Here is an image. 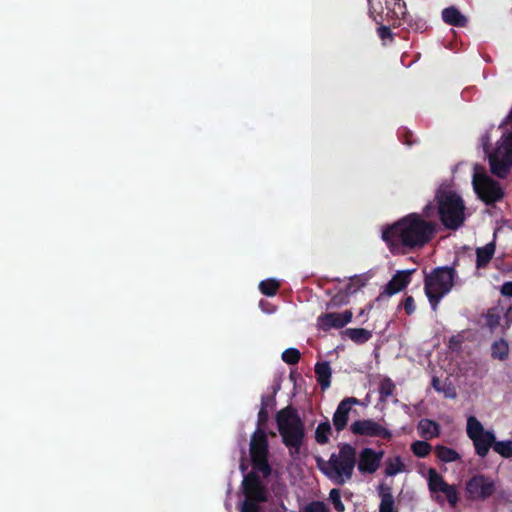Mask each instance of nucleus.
I'll list each match as a JSON object with an SVG mask.
<instances>
[{"instance_id": "2f4dec72", "label": "nucleus", "mask_w": 512, "mask_h": 512, "mask_svg": "<svg viewBox=\"0 0 512 512\" xmlns=\"http://www.w3.org/2000/svg\"><path fill=\"white\" fill-rule=\"evenodd\" d=\"M411 451L416 457L425 458L430 455L432 446L427 441L417 440L414 441L411 446Z\"/></svg>"}, {"instance_id": "37998d69", "label": "nucleus", "mask_w": 512, "mask_h": 512, "mask_svg": "<svg viewBox=\"0 0 512 512\" xmlns=\"http://www.w3.org/2000/svg\"><path fill=\"white\" fill-rule=\"evenodd\" d=\"M260 502H256L255 500L245 499L241 505V512H261Z\"/></svg>"}, {"instance_id": "f3484780", "label": "nucleus", "mask_w": 512, "mask_h": 512, "mask_svg": "<svg viewBox=\"0 0 512 512\" xmlns=\"http://www.w3.org/2000/svg\"><path fill=\"white\" fill-rule=\"evenodd\" d=\"M488 160L492 174L499 178H505L509 174L512 167L511 157L493 151L489 154Z\"/></svg>"}, {"instance_id": "e433bc0d", "label": "nucleus", "mask_w": 512, "mask_h": 512, "mask_svg": "<svg viewBox=\"0 0 512 512\" xmlns=\"http://www.w3.org/2000/svg\"><path fill=\"white\" fill-rule=\"evenodd\" d=\"M365 285L363 279L359 276H355L351 278L350 282L345 285L344 289H341L343 292L347 293V296L350 298L351 295L356 293L361 287Z\"/></svg>"}, {"instance_id": "4468645a", "label": "nucleus", "mask_w": 512, "mask_h": 512, "mask_svg": "<svg viewBox=\"0 0 512 512\" xmlns=\"http://www.w3.org/2000/svg\"><path fill=\"white\" fill-rule=\"evenodd\" d=\"M353 317L351 310H345L342 313L329 312L323 313L317 318V325L320 330L327 332L331 329H341L351 322Z\"/></svg>"}, {"instance_id": "7c9ffc66", "label": "nucleus", "mask_w": 512, "mask_h": 512, "mask_svg": "<svg viewBox=\"0 0 512 512\" xmlns=\"http://www.w3.org/2000/svg\"><path fill=\"white\" fill-rule=\"evenodd\" d=\"M332 428L328 420L319 423L315 431V440L318 444L324 445L329 442V435L331 434Z\"/></svg>"}, {"instance_id": "aec40b11", "label": "nucleus", "mask_w": 512, "mask_h": 512, "mask_svg": "<svg viewBox=\"0 0 512 512\" xmlns=\"http://www.w3.org/2000/svg\"><path fill=\"white\" fill-rule=\"evenodd\" d=\"M417 431L421 438L431 440L440 435L441 426L434 420L424 418L418 422Z\"/></svg>"}, {"instance_id": "423d86ee", "label": "nucleus", "mask_w": 512, "mask_h": 512, "mask_svg": "<svg viewBox=\"0 0 512 512\" xmlns=\"http://www.w3.org/2000/svg\"><path fill=\"white\" fill-rule=\"evenodd\" d=\"M269 443L264 428H257L251 436L250 457L254 470L260 472L264 478L270 476L272 468L268 462Z\"/></svg>"}, {"instance_id": "1a4fd4ad", "label": "nucleus", "mask_w": 512, "mask_h": 512, "mask_svg": "<svg viewBox=\"0 0 512 512\" xmlns=\"http://www.w3.org/2000/svg\"><path fill=\"white\" fill-rule=\"evenodd\" d=\"M405 7L404 0H370L369 12L374 21L380 23L384 13L388 19H399L405 14Z\"/></svg>"}, {"instance_id": "20e7f679", "label": "nucleus", "mask_w": 512, "mask_h": 512, "mask_svg": "<svg viewBox=\"0 0 512 512\" xmlns=\"http://www.w3.org/2000/svg\"><path fill=\"white\" fill-rule=\"evenodd\" d=\"M355 464L356 449L350 444H342L339 454L333 453L328 461L317 458V465L323 474L339 485L352 477Z\"/></svg>"}, {"instance_id": "a878e982", "label": "nucleus", "mask_w": 512, "mask_h": 512, "mask_svg": "<svg viewBox=\"0 0 512 512\" xmlns=\"http://www.w3.org/2000/svg\"><path fill=\"white\" fill-rule=\"evenodd\" d=\"M381 489V502L379 505V512H397L391 489L389 487L383 488L382 486Z\"/></svg>"}, {"instance_id": "7ed1b4c3", "label": "nucleus", "mask_w": 512, "mask_h": 512, "mask_svg": "<svg viewBox=\"0 0 512 512\" xmlns=\"http://www.w3.org/2000/svg\"><path fill=\"white\" fill-rule=\"evenodd\" d=\"M437 212L442 224L457 230L465 220V205L462 198L450 187L441 185L435 194Z\"/></svg>"}, {"instance_id": "5701e85b", "label": "nucleus", "mask_w": 512, "mask_h": 512, "mask_svg": "<svg viewBox=\"0 0 512 512\" xmlns=\"http://www.w3.org/2000/svg\"><path fill=\"white\" fill-rule=\"evenodd\" d=\"M495 249L496 245L494 241L476 249V267L478 269L487 267L494 256Z\"/></svg>"}, {"instance_id": "8fccbe9b", "label": "nucleus", "mask_w": 512, "mask_h": 512, "mask_svg": "<svg viewBox=\"0 0 512 512\" xmlns=\"http://www.w3.org/2000/svg\"><path fill=\"white\" fill-rule=\"evenodd\" d=\"M283 512H285L286 508L282 504ZM270 512H280L278 508L271 509Z\"/></svg>"}, {"instance_id": "c03bdc74", "label": "nucleus", "mask_w": 512, "mask_h": 512, "mask_svg": "<svg viewBox=\"0 0 512 512\" xmlns=\"http://www.w3.org/2000/svg\"><path fill=\"white\" fill-rule=\"evenodd\" d=\"M269 418V411L265 407H260L258 412L257 428H264Z\"/></svg>"}, {"instance_id": "f257e3e1", "label": "nucleus", "mask_w": 512, "mask_h": 512, "mask_svg": "<svg viewBox=\"0 0 512 512\" xmlns=\"http://www.w3.org/2000/svg\"><path fill=\"white\" fill-rule=\"evenodd\" d=\"M439 224L417 212L409 213L382 230V240L394 254H406L421 250L436 236Z\"/></svg>"}, {"instance_id": "58836bf2", "label": "nucleus", "mask_w": 512, "mask_h": 512, "mask_svg": "<svg viewBox=\"0 0 512 512\" xmlns=\"http://www.w3.org/2000/svg\"><path fill=\"white\" fill-rule=\"evenodd\" d=\"M378 37L381 39L383 45H387L394 41L395 34L392 32L391 28L385 25H380L377 28Z\"/></svg>"}, {"instance_id": "6ab92c4d", "label": "nucleus", "mask_w": 512, "mask_h": 512, "mask_svg": "<svg viewBox=\"0 0 512 512\" xmlns=\"http://www.w3.org/2000/svg\"><path fill=\"white\" fill-rule=\"evenodd\" d=\"M441 16L443 22L450 26L464 28L468 24V18L455 6L444 8Z\"/></svg>"}, {"instance_id": "a211bd4d", "label": "nucleus", "mask_w": 512, "mask_h": 512, "mask_svg": "<svg viewBox=\"0 0 512 512\" xmlns=\"http://www.w3.org/2000/svg\"><path fill=\"white\" fill-rule=\"evenodd\" d=\"M411 281V271H398L385 286V294L392 296L405 289Z\"/></svg>"}, {"instance_id": "c85d7f7f", "label": "nucleus", "mask_w": 512, "mask_h": 512, "mask_svg": "<svg viewBox=\"0 0 512 512\" xmlns=\"http://www.w3.org/2000/svg\"><path fill=\"white\" fill-rule=\"evenodd\" d=\"M491 356L493 359L504 361L509 356V346L504 339L495 341L491 346Z\"/></svg>"}, {"instance_id": "c756f323", "label": "nucleus", "mask_w": 512, "mask_h": 512, "mask_svg": "<svg viewBox=\"0 0 512 512\" xmlns=\"http://www.w3.org/2000/svg\"><path fill=\"white\" fill-rule=\"evenodd\" d=\"M396 389L395 383L389 377H384L379 384L378 392L379 399L382 402L387 401L389 397H391Z\"/></svg>"}, {"instance_id": "864d4df0", "label": "nucleus", "mask_w": 512, "mask_h": 512, "mask_svg": "<svg viewBox=\"0 0 512 512\" xmlns=\"http://www.w3.org/2000/svg\"><path fill=\"white\" fill-rule=\"evenodd\" d=\"M436 499H437L438 501H440V499H442V498H441L440 496H437V497H436Z\"/></svg>"}, {"instance_id": "72a5a7b5", "label": "nucleus", "mask_w": 512, "mask_h": 512, "mask_svg": "<svg viewBox=\"0 0 512 512\" xmlns=\"http://www.w3.org/2000/svg\"><path fill=\"white\" fill-rule=\"evenodd\" d=\"M493 450L503 458H511L512 440L497 441V439H495Z\"/></svg>"}, {"instance_id": "bb28decb", "label": "nucleus", "mask_w": 512, "mask_h": 512, "mask_svg": "<svg viewBox=\"0 0 512 512\" xmlns=\"http://www.w3.org/2000/svg\"><path fill=\"white\" fill-rule=\"evenodd\" d=\"M345 335L357 344L366 343L372 337V332L364 328H348Z\"/></svg>"}, {"instance_id": "ddd939ff", "label": "nucleus", "mask_w": 512, "mask_h": 512, "mask_svg": "<svg viewBox=\"0 0 512 512\" xmlns=\"http://www.w3.org/2000/svg\"><path fill=\"white\" fill-rule=\"evenodd\" d=\"M350 430L358 436L380 437L388 441L392 438L390 430L372 419L356 420L351 424Z\"/></svg>"}, {"instance_id": "f704fd0d", "label": "nucleus", "mask_w": 512, "mask_h": 512, "mask_svg": "<svg viewBox=\"0 0 512 512\" xmlns=\"http://www.w3.org/2000/svg\"><path fill=\"white\" fill-rule=\"evenodd\" d=\"M349 299L347 293L340 289L336 294L332 295L330 301L327 303V309L342 307L349 303Z\"/></svg>"}, {"instance_id": "f8f14e48", "label": "nucleus", "mask_w": 512, "mask_h": 512, "mask_svg": "<svg viewBox=\"0 0 512 512\" xmlns=\"http://www.w3.org/2000/svg\"><path fill=\"white\" fill-rule=\"evenodd\" d=\"M242 487L245 499L262 503L267 501V489L258 475V471L254 470L245 475L242 481Z\"/></svg>"}, {"instance_id": "dca6fc26", "label": "nucleus", "mask_w": 512, "mask_h": 512, "mask_svg": "<svg viewBox=\"0 0 512 512\" xmlns=\"http://www.w3.org/2000/svg\"><path fill=\"white\" fill-rule=\"evenodd\" d=\"M356 404H359V400L355 397H346L338 404L332 418L333 425L338 432H341L346 428L349 413L352 406Z\"/></svg>"}, {"instance_id": "473e14b6", "label": "nucleus", "mask_w": 512, "mask_h": 512, "mask_svg": "<svg viewBox=\"0 0 512 512\" xmlns=\"http://www.w3.org/2000/svg\"><path fill=\"white\" fill-rule=\"evenodd\" d=\"M280 288V283L275 279H266L260 282L259 289L266 296H274Z\"/></svg>"}, {"instance_id": "5fc2aeb1", "label": "nucleus", "mask_w": 512, "mask_h": 512, "mask_svg": "<svg viewBox=\"0 0 512 512\" xmlns=\"http://www.w3.org/2000/svg\"><path fill=\"white\" fill-rule=\"evenodd\" d=\"M370 3V0H368V4Z\"/></svg>"}, {"instance_id": "a19ab883", "label": "nucleus", "mask_w": 512, "mask_h": 512, "mask_svg": "<svg viewBox=\"0 0 512 512\" xmlns=\"http://www.w3.org/2000/svg\"><path fill=\"white\" fill-rule=\"evenodd\" d=\"M303 512H330V510L324 502L313 501L305 506Z\"/></svg>"}, {"instance_id": "9d476101", "label": "nucleus", "mask_w": 512, "mask_h": 512, "mask_svg": "<svg viewBox=\"0 0 512 512\" xmlns=\"http://www.w3.org/2000/svg\"><path fill=\"white\" fill-rule=\"evenodd\" d=\"M496 491L495 482L485 475L471 477L465 485L466 498L469 500H486Z\"/></svg>"}, {"instance_id": "6e6552de", "label": "nucleus", "mask_w": 512, "mask_h": 512, "mask_svg": "<svg viewBox=\"0 0 512 512\" xmlns=\"http://www.w3.org/2000/svg\"><path fill=\"white\" fill-rule=\"evenodd\" d=\"M473 187L478 197L487 205L499 202L504 197L499 182L486 174H475L473 176Z\"/></svg>"}, {"instance_id": "09e8293b", "label": "nucleus", "mask_w": 512, "mask_h": 512, "mask_svg": "<svg viewBox=\"0 0 512 512\" xmlns=\"http://www.w3.org/2000/svg\"><path fill=\"white\" fill-rule=\"evenodd\" d=\"M402 138L403 143L406 144L407 146H412L416 142V140L413 137V134L409 131H404Z\"/></svg>"}, {"instance_id": "412c9836", "label": "nucleus", "mask_w": 512, "mask_h": 512, "mask_svg": "<svg viewBox=\"0 0 512 512\" xmlns=\"http://www.w3.org/2000/svg\"><path fill=\"white\" fill-rule=\"evenodd\" d=\"M398 20H402L403 23L406 24L407 27H405L404 29L408 32L413 31L416 33H423L428 28L427 22L419 16L411 15L407 11V7H405V14L400 15V18Z\"/></svg>"}, {"instance_id": "79ce46f5", "label": "nucleus", "mask_w": 512, "mask_h": 512, "mask_svg": "<svg viewBox=\"0 0 512 512\" xmlns=\"http://www.w3.org/2000/svg\"><path fill=\"white\" fill-rule=\"evenodd\" d=\"M419 215H423L426 219H435L438 215L437 206H435L432 202H428L422 209V212Z\"/></svg>"}, {"instance_id": "cd10ccee", "label": "nucleus", "mask_w": 512, "mask_h": 512, "mask_svg": "<svg viewBox=\"0 0 512 512\" xmlns=\"http://www.w3.org/2000/svg\"><path fill=\"white\" fill-rule=\"evenodd\" d=\"M405 471V465L400 456L388 458L385 462V475L395 476L398 473Z\"/></svg>"}, {"instance_id": "39448f33", "label": "nucleus", "mask_w": 512, "mask_h": 512, "mask_svg": "<svg viewBox=\"0 0 512 512\" xmlns=\"http://www.w3.org/2000/svg\"><path fill=\"white\" fill-rule=\"evenodd\" d=\"M456 277L454 266L436 267L425 275L424 291L433 311L437 310L442 298L452 290Z\"/></svg>"}, {"instance_id": "b1692460", "label": "nucleus", "mask_w": 512, "mask_h": 512, "mask_svg": "<svg viewBox=\"0 0 512 512\" xmlns=\"http://www.w3.org/2000/svg\"><path fill=\"white\" fill-rule=\"evenodd\" d=\"M436 457L444 463H452L461 459L460 454L453 448L444 445H436L434 448Z\"/></svg>"}, {"instance_id": "393cba45", "label": "nucleus", "mask_w": 512, "mask_h": 512, "mask_svg": "<svg viewBox=\"0 0 512 512\" xmlns=\"http://www.w3.org/2000/svg\"><path fill=\"white\" fill-rule=\"evenodd\" d=\"M431 385L435 391L443 393L446 398L454 399L457 396L456 388L450 381L442 383L438 377H433Z\"/></svg>"}, {"instance_id": "f03ea898", "label": "nucleus", "mask_w": 512, "mask_h": 512, "mask_svg": "<svg viewBox=\"0 0 512 512\" xmlns=\"http://www.w3.org/2000/svg\"><path fill=\"white\" fill-rule=\"evenodd\" d=\"M276 423L283 444L289 449L290 456L299 458L305 437L304 423L295 408L287 406L276 414Z\"/></svg>"}, {"instance_id": "de8ad7c7", "label": "nucleus", "mask_w": 512, "mask_h": 512, "mask_svg": "<svg viewBox=\"0 0 512 512\" xmlns=\"http://www.w3.org/2000/svg\"><path fill=\"white\" fill-rule=\"evenodd\" d=\"M501 294L506 297H512V281L505 282L501 287Z\"/></svg>"}, {"instance_id": "4c0bfd02", "label": "nucleus", "mask_w": 512, "mask_h": 512, "mask_svg": "<svg viewBox=\"0 0 512 512\" xmlns=\"http://www.w3.org/2000/svg\"><path fill=\"white\" fill-rule=\"evenodd\" d=\"M300 358V351L296 348H288L282 353V360L289 365L297 364Z\"/></svg>"}, {"instance_id": "2eb2a0df", "label": "nucleus", "mask_w": 512, "mask_h": 512, "mask_svg": "<svg viewBox=\"0 0 512 512\" xmlns=\"http://www.w3.org/2000/svg\"><path fill=\"white\" fill-rule=\"evenodd\" d=\"M384 451H375L372 448H363L360 451L357 467L362 474L375 473L381 464Z\"/></svg>"}, {"instance_id": "603ef678", "label": "nucleus", "mask_w": 512, "mask_h": 512, "mask_svg": "<svg viewBox=\"0 0 512 512\" xmlns=\"http://www.w3.org/2000/svg\"><path fill=\"white\" fill-rule=\"evenodd\" d=\"M363 314H364V310H361L359 315L362 316Z\"/></svg>"}, {"instance_id": "c9c22d12", "label": "nucleus", "mask_w": 512, "mask_h": 512, "mask_svg": "<svg viewBox=\"0 0 512 512\" xmlns=\"http://www.w3.org/2000/svg\"><path fill=\"white\" fill-rule=\"evenodd\" d=\"M485 318H486V325L490 329L491 332H493L500 325L501 315H500L497 307L489 309L487 311Z\"/></svg>"}, {"instance_id": "3c124183", "label": "nucleus", "mask_w": 512, "mask_h": 512, "mask_svg": "<svg viewBox=\"0 0 512 512\" xmlns=\"http://www.w3.org/2000/svg\"><path fill=\"white\" fill-rule=\"evenodd\" d=\"M450 343H451V344H452V343H456L455 337H452V338L450 339Z\"/></svg>"}, {"instance_id": "4be33fe9", "label": "nucleus", "mask_w": 512, "mask_h": 512, "mask_svg": "<svg viewBox=\"0 0 512 512\" xmlns=\"http://www.w3.org/2000/svg\"><path fill=\"white\" fill-rule=\"evenodd\" d=\"M314 370L321 389L326 390L329 388L331 385L332 376V369L329 362L323 361L316 363Z\"/></svg>"}, {"instance_id": "49530a36", "label": "nucleus", "mask_w": 512, "mask_h": 512, "mask_svg": "<svg viewBox=\"0 0 512 512\" xmlns=\"http://www.w3.org/2000/svg\"><path fill=\"white\" fill-rule=\"evenodd\" d=\"M275 405L274 395H263L261 397V407H265L267 410Z\"/></svg>"}, {"instance_id": "a18cd8bd", "label": "nucleus", "mask_w": 512, "mask_h": 512, "mask_svg": "<svg viewBox=\"0 0 512 512\" xmlns=\"http://www.w3.org/2000/svg\"><path fill=\"white\" fill-rule=\"evenodd\" d=\"M403 307L407 315H411L415 311V301L412 296H407L404 299Z\"/></svg>"}, {"instance_id": "ea45409f", "label": "nucleus", "mask_w": 512, "mask_h": 512, "mask_svg": "<svg viewBox=\"0 0 512 512\" xmlns=\"http://www.w3.org/2000/svg\"><path fill=\"white\" fill-rule=\"evenodd\" d=\"M329 499H330L331 503L333 504L334 509L337 512L345 511V506H344L343 502L341 501V494H340L339 489H336V488L331 489V491L329 493Z\"/></svg>"}, {"instance_id": "9b49d317", "label": "nucleus", "mask_w": 512, "mask_h": 512, "mask_svg": "<svg viewBox=\"0 0 512 512\" xmlns=\"http://www.w3.org/2000/svg\"><path fill=\"white\" fill-rule=\"evenodd\" d=\"M428 488L434 493H443L451 507L456 506L459 497L456 486L448 484L444 477L434 468L428 470Z\"/></svg>"}, {"instance_id": "0eeeda50", "label": "nucleus", "mask_w": 512, "mask_h": 512, "mask_svg": "<svg viewBox=\"0 0 512 512\" xmlns=\"http://www.w3.org/2000/svg\"><path fill=\"white\" fill-rule=\"evenodd\" d=\"M466 433L473 442L475 453L479 457L485 458L490 449L494 448L495 433L491 430H486L475 416L467 418Z\"/></svg>"}]
</instances>
